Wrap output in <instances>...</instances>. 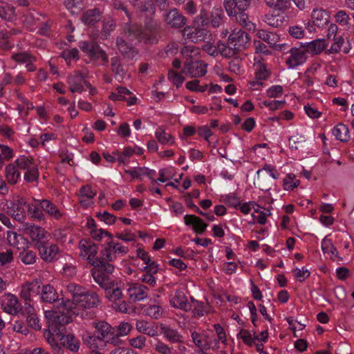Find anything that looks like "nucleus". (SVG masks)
I'll list each match as a JSON object with an SVG mask.
<instances>
[{"label":"nucleus","instance_id":"18","mask_svg":"<svg viewBox=\"0 0 354 354\" xmlns=\"http://www.w3.org/2000/svg\"><path fill=\"white\" fill-rule=\"evenodd\" d=\"M127 294L133 301H141L147 297V288L140 283H129Z\"/></svg>","mask_w":354,"mask_h":354},{"label":"nucleus","instance_id":"43","mask_svg":"<svg viewBox=\"0 0 354 354\" xmlns=\"http://www.w3.org/2000/svg\"><path fill=\"white\" fill-rule=\"evenodd\" d=\"M306 138L303 134L296 133L289 138V147L292 149L298 150L304 147Z\"/></svg>","mask_w":354,"mask_h":354},{"label":"nucleus","instance_id":"44","mask_svg":"<svg viewBox=\"0 0 354 354\" xmlns=\"http://www.w3.org/2000/svg\"><path fill=\"white\" fill-rule=\"evenodd\" d=\"M92 275L95 281L104 290L111 287L110 285H111L113 281L106 277L104 274L97 270H93Z\"/></svg>","mask_w":354,"mask_h":354},{"label":"nucleus","instance_id":"61","mask_svg":"<svg viewBox=\"0 0 354 354\" xmlns=\"http://www.w3.org/2000/svg\"><path fill=\"white\" fill-rule=\"evenodd\" d=\"M192 308H193V313L195 317H201L206 313L204 306L193 298L191 299Z\"/></svg>","mask_w":354,"mask_h":354},{"label":"nucleus","instance_id":"41","mask_svg":"<svg viewBox=\"0 0 354 354\" xmlns=\"http://www.w3.org/2000/svg\"><path fill=\"white\" fill-rule=\"evenodd\" d=\"M110 286L111 287L109 288L105 289L106 297L108 299L114 303L121 299L122 294L120 288L114 283V281L111 283Z\"/></svg>","mask_w":354,"mask_h":354},{"label":"nucleus","instance_id":"51","mask_svg":"<svg viewBox=\"0 0 354 354\" xmlns=\"http://www.w3.org/2000/svg\"><path fill=\"white\" fill-rule=\"evenodd\" d=\"M263 21L273 28H278L283 23V19L279 15L268 14L264 16Z\"/></svg>","mask_w":354,"mask_h":354},{"label":"nucleus","instance_id":"59","mask_svg":"<svg viewBox=\"0 0 354 354\" xmlns=\"http://www.w3.org/2000/svg\"><path fill=\"white\" fill-rule=\"evenodd\" d=\"M238 336L243 340V342L248 345H252L255 339V333H252L248 330L242 329L238 334Z\"/></svg>","mask_w":354,"mask_h":354},{"label":"nucleus","instance_id":"32","mask_svg":"<svg viewBox=\"0 0 354 354\" xmlns=\"http://www.w3.org/2000/svg\"><path fill=\"white\" fill-rule=\"evenodd\" d=\"M86 289L76 283H69L66 286V292L69 293L72 297V300H69L73 304V306L81 299L82 295Z\"/></svg>","mask_w":354,"mask_h":354},{"label":"nucleus","instance_id":"19","mask_svg":"<svg viewBox=\"0 0 354 354\" xmlns=\"http://www.w3.org/2000/svg\"><path fill=\"white\" fill-rule=\"evenodd\" d=\"M40 282L34 280L31 282L26 283L21 287V295L26 300H31L39 293Z\"/></svg>","mask_w":354,"mask_h":354},{"label":"nucleus","instance_id":"5","mask_svg":"<svg viewBox=\"0 0 354 354\" xmlns=\"http://www.w3.org/2000/svg\"><path fill=\"white\" fill-rule=\"evenodd\" d=\"M26 200L19 196L6 201L7 213L17 221H22L26 216Z\"/></svg>","mask_w":354,"mask_h":354},{"label":"nucleus","instance_id":"40","mask_svg":"<svg viewBox=\"0 0 354 354\" xmlns=\"http://www.w3.org/2000/svg\"><path fill=\"white\" fill-rule=\"evenodd\" d=\"M41 201L37 200L33 203L28 204V212L32 218L37 220H41L44 218L42 209L39 205Z\"/></svg>","mask_w":354,"mask_h":354},{"label":"nucleus","instance_id":"48","mask_svg":"<svg viewBox=\"0 0 354 354\" xmlns=\"http://www.w3.org/2000/svg\"><path fill=\"white\" fill-rule=\"evenodd\" d=\"M254 67L255 68V77L257 80H266L268 75V72L266 66L263 63H261L259 59L257 57L254 58Z\"/></svg>","mask_w":354,"mask_h":354},{"label":"nucleus","instance_id":"26","mask_svg":"<svg viewBox=\"0 0 354 354\" xmlns=\"http://www.w3.org/2000/svg\"><path fill=\"white\" fill-rule=\"evenodd\" d=\"M40 256L43 260L47 262H51L56 259L59 253V248L55 244L50 245H41L39 246Z\"/></svg>","mask_w":354,"mask_h":354},{"label":"nucleus","instance_id":"52","mask_svg":"<svg viewBox=\"0 0 354 354\" xmlns=\"http://www.w3.org/2000/svg\"><path fill=\"white\" fill-rule=\"evenodd\" d=\"M159 177L152 183H165L174 177L175 173L171 168H164L158 171Z\"/></svg>","mask_w":354,"mask_h":354},{"label":"nucleus","instance_id":"36","mask_svg":"<svg viewBox=\"0 0 354 354\" xmlns=\"http://www.w3.org/2000/svg\"><path fill=\"white\" fill-rule=\"evenodd\" d=\"M41 299L44 302L52 303L58 299V295L52 286L46 285L42 288Z\"/></svg>","mask_w":354,"mask_h":354},{"label":"nucleus","instance_id":"38","mask_svg":"<svg viewBox=\"0 0 354 354\" xmlns=\"http://www.w3.org/2000/svg\"><path fill=\"white\" fill-rule=\"evenodd\" d=\"M142 313L145 315L154 319H158L162 315V309L158 304H151L142 308Z\"/></svg>","mask_w":354,"mask_h":354},{"label":"nucleus","instance_id":"56","mask_svg":"<svg viewBox=\"0 0 354 354\" xmlns=\"http://www.w3.org/2000/svg\"><path fill=\"white\" fill-rule=\"evenodd\" d=\"M131 92L124 87H118L115 92H112L109 96L113 101L124 100L127 95H130Z\"/></svg>","mask_w":354,"mask_h":354},{"label":"nucleus","instance_id":"16","mask_svg":"<svg viewBox=\"0 0 354 354\" xmlns=\"http://www.w3.org/2000/svg\"><path fill=\"white\" fill-rule=\"evenodd\" d=\"M171 305L176 308L181 309L185 311H189L192 309V304L189 302L181 290L176 291L175 294L170 298Z\"/></svg>","mask_w":354,"mask_h":354},{"label":"nucleus","instance_id":"3","mask_svg":"<svg viewBox=\"0 0 354 354\" xmlns=\"http://www.w3.org/2000/svg\"><path fill=\"white\" fill-rule=\"evenodd\" d=\"M100 299L98 295L91 291L84 290L82 295L81 299L78 300L74 306L70 302L69 299L62 302V311L66 316L77 315L80 311L85 308H92L97 307L100 304Z\"/></svg>","mask_w":354,"mask_h":354},{"label":"nucleus","instance_id":"35","mask_svg":"<svg viewBox=\"0 0 354 354\" xmlns=\"http://www.w3.org/2000/svg\"><path fill=\"white\" fill-rule=\"evenodd\" d=\"M332 133L337 140L342 142H346L350 138L348 128L342 123L335 126L333 129Z\"/></svg>","mask_w":354,"mask_h":354},{"label":"nucleus","instance_id":"33","mask_svg":"<svg viewBox=\"0 0 354 354\" xmlns=\"http://www.w3.org/2000/svg\"><path fill=\"white\" fill-rule=\"evenodd\" d=\"M192 337L195 345L201 349H209L212 346L211 339L207 334L194 332Z\"/></svg>","mask_w":354,"mask_h":354},{"label":"nucleus","instance_id":"34","mask_svg":"<svg viewBox=\"0 0 354 354\" xmlns=\"http://www.w3.org/2000/svg\"><path fill=\"white\" fill-rule=\"evenodd\" d=\"M37 163L31 156H19L14 162V165L19 169L28 170Z\"/></svg>","mask_w":354,"mask_h":354},{"label":"nucleus","instance_id":"17","mask_svg":"<svg viewBox=\"0 0 354 354\" xmlns=\"http://www.w3.org/2000/svg\"><path fill=\"white\" fill-rule=\"evenodd\" d=\"M136 255L145 264V266L142 269V270L146 272H158L159 266L151 259L149 253L143 248H138L136 250Z\"/></svg>","mask_w":354,"mask_h":354},{"label":"nucleus","instance_id":"29","mask_svg":"<svg viewBox=\"0 0 354 354\" xmlns=\"http://www.w3.org/2000/svg\"><path fill=\"white\" fill-rule=\"evenodd\" d=\"M160 330L164 337L171 343H180L183 342V336L174 328H170L163 324H161Z\"/></svg>","mask_w":354,"mask_h":354},{"label":"nucleus","instance_id":"9","mask_svg":"<svg viewBox=\"0 0 354 354\" xmlns=\"http://www.w3.org/2000/svg\"><path fill=\"white\" fill-rule=\"evenodd\" d=\"M1 306L4 312L10 315H15L21 310V304L17 297L11 293L1 297Z\"/></svg>","mask_w":354,"mask_h":354},{"label":"nucleus","instance_id":"2","mask_svg":"<svg viewBox=\"0 0 354 354\" xmlns=\"http://www.w3.org/2000/svg\"><path fill=\"white\" fill-rule=\"evenodd\" d=\"M95 334L86 330L82 334V340L92 351H95L106 343H115V333L113 328L106 322H100L93 324Z\"/></svg>","mask_w":354,"mask_h":354},{"label":"nucleus","instance_id":"25","mask_svg":"<svg viewBox=\"0 0 354 354\" xmlns=\"http://www.w3.org/2000/svg\"><path fill=\"white\" fill-rule=\"evenodd\" d=\"M7 240L10 245L17 248L18 250H26L30 244L26 239L12 231L7 232Z\"/></svg>","mask_w":354,"mask_h":354},{"label":"nucleus","instance_id":"57","mask_svg":"<svg viewBox=\"0 0 354 354\" xmlns=\"http://www.w3.org/2000/svg\"><path fill=\"white\" fill-rule=\"evenodd\" d=\"M13 156L14 151L12 148L7 145H0V164L11 159Z\"/></svg>","mask_w":354,"mask_h":354},{"label":"nucleus","instance_id":"21","mask_svg":"<svg viewBox=\"0 0 354 354\" xmlns=\"http://www.w3.org/2000/svg\"><path fill=\"white\" fill-rule=\"evenodd\" d=\"M351 46L349 41H344L342 37H336L330 48L327 49L326 53L328 54H335L343 53L347 54L350 52Z\"/></svg>","mask_w":354,"mask_h":354},{"label":"nucleus","instance_id":"8","mask_svg":"<svg viewBox=\"0 0 354 354\" xmlns=\"http://www.w3.org/2000/svg\"><path fill=\"white\" fill-rule=\"evenodd\" d=\"M209 32L205 28H199L196 26H189L184 28L183 36L185 39L197 43L201 41H205L210 37Z\"/></svg>","mask_w":354,"mask_h":354},{"label":"nucleus","instance_id":"11","mask_svg":"<svg viewBox=\"0 0 354 354\" xmlns=\"http://www.w3.org/2000/svg\"><path fill=\"white\" fill-rule=\"evenodd\" d=\"M227 41L231 44V46H232L238 50H241L245 48L246 45L249 43L250 37L245 31L239 28L234 29L232 31Z\"/></svg>","mask_w":354,"mask_h":354},{"label":"nucleus","instance_id":"62","mask_svg":"<svg viewBox=\"0 0 354 354\" xmlns=\"http://www.w3.org/2000/svg\"><path fill=\"white\" fill-rule=\"evenodd\" d=\"M24 251L20 253L19 258L21 261L27 265L32 264L36 261L35 253L32 251L23 250Z\"/></svg>","mask_w":354,"mask_h":354},{"label":"nucleus","instance_id":"6","mask_svg":"<svg viewBox=\"0 0 354 354\" xmlns=\"http://www.w3.org/2000/svg\"><path fill=\"white\" fill-rule=\"evenodd\" d=\"M257 36L266 41L274 50L283 52L288 48V45L286 43H279L281 37L277 32L258 30Z\"/></svg>","mask_w":354,"mask_h":354},{"label":"nucleus","instance_id":"20","mask_svg":"<svg viewBox=\"0 0 354 354\" xmlns=\"http://www.w3.org/2000/svg\"><path fill=\"white\" fill-rule=\"evenodd\" d=\"M327 46L326 41L324 39H317L310 42L301 44L306 53L313 55L320 54Z\"/></svg>","mask_w":354,"mask_h":354},{"label":"nucleus","instance_id":"39","mask_svg":"<svg viewBox=\"0 0 354 354\" xmlns=\"http://www.w3.org/2000/svg\"><path fill=\"white\" fill-rule=\"evenodd\" d=\"M14 163L9 164L6 167V177L10 184H15L20 179L21 174Z\"/></svg>","mask_w":354,"mask_h":354},{"label":"nucleus","instance_id":"49","mask_svg":"<svg viewBox=\"0 0 354 354\" xmlns=\"http://www.w3.org/2000/svg\"><path fill=\"white\" fill-rule=\"evenodd\" d=\"M299 183V180L294 174H289L283 179V187L286 191L293 190Z\"/></svg>","mask_w":354,"mask_h":354},{"label":"nucleus","instance_id":"46","mask_svg":"<svg viewBox=\"0 0 354 354\" xmlns=\"http://www.w3.org/2000/svg\"><path fill=\"white\" fill-rule=\"evenodd\" d=\"M155 136L162 145H173L174 143V137L161 128H158L156 130Z\"/></svg>","mask_w":354,"mask_h":354},{"label":"nucleus","instance_id":"50","mask_svg":"<svg viewBox=\"0 0 354 354\" xmlns=\"http://www.w3.org/2000/svg\"><path fill=\"white\" fill-rule=\"evenodd\" d=\"M117 45L120 51L124 55H127L129 57H133L136 53L133 48L131 44H127L126 40L123 37H120L117 40Z\"/></svg>","mask_w":354,"mask_h":354},{"label":"nucleus","instance_id":"27","mask_svg":"<svg viewBox=\"0 0 354 354\" xmlns=\"http://www.w3.org/2000/svg\"><path fill=\"white\" fill-rule=\"evenodd\" d=\"M84 77L85 75L81 73L69 76L68 78L69 90L72 93H81L84 90V84L86 82Z\"/></svg>","mask_w":354,"mask_h":354},{"label":"nucleus","instance_id":"7","mask_svg":"<svg viewBox=\"0 0 354 354\" xmlns=\"http://www.w3.org/2000/svg\"><path fill=\"white\" fill-rule=\"evenodd\" d=\"M288 53L289 56L286 59L288 68H295L306 62L307 56L304 48H292Z\"/></svg>","mask_w":354,"mask_h":354},{"label":"nucleus","instance_id":"14","mask_svg":"<svg viewBox=\"0 0 354 354\" xmlns=\"http://www.w3.org/2000/svg\"><path fill=\"white\" fill-rule=\"evenodd\" d=\"M24 233L28 236L30 239L37 243H40L41 241L47 238V232L42 227L30 224H26L24 227Z\"/></svg>","mask_w":354,"mask_h":354},{"label":"nucleus","instance_id":"55","mask_svg":"<svg viewBox=\"0 0 354 354\" xmlns=\"http://www.w3.org/2000/svg\"><path fill=\"white\" fill-rule=\"evenodd\" d=\"M218 49L220 51L221 54L225 57H231L234 56L237 51H239L236 48H234V46H231V44L227 41V45L223 44H221L218 46Z\"/></svg>","mask_w":354,"mask_h":354},{"label":"nucleus","instance_id":"15","mask_svg":"<svg viewBox=\"0 0 354 354\" xmlns=\"http://www.w3.org/2000/svg\"><path fill=\"white\" fill-rule=\"evenodd\" d=\"M313 24L319 28L327 26L330 19L328 12L322 8H314L310 15Z\"/></svg>","mask_w":354,"mask_h":354},{"label":"nucleus","instance_id":"42","mask_svg":"<svg viewBox=\"0 0 354 354\" xmlns=\"http://www.w3.org/2000/svg\"><path fill=\"white\" fill-rule=\"evenodd\" d=\"M265 3L270 8L280 11L288 10L291 5L290 0H265Z\"/></svg>","mask_w":354,"mask_h":354},{"label":"nucleus","instance_id":"54","mask_svg":"<svg viewBox=\"0 0 354 354\" xmlns=\"http://www.w3.org/2000/svg\"><path fill=\"white\" fill-rule=\"evenodd\" d=\"M242 12L243 11H239L238 15H235L236 20L240 23L241 25L246 28L248 30L250 31L256 30V24L250 21L248 19V17Z\"/></svg>","mask_w":354,"mask_h":354},{"label":"nucleus","instance_id":"22","mask_svg":"<svg viewBox=\"0 0 354 354\" xmlns=\"http://www.w3.org/2000/svg\"><path fill=\"white\" fill-rule=\"evenodd\" d=\"M124 173L129 175L133 179H141L144 176H148L151 181H155L156 171L145 167H136L131 169H125Z\"/></svg>","mask_w":354,"mask_h":354},{"label":"nucleus","instance_id":"12","mask_svg":"<svg viewBox=\"0 0 354 354\" xmlns=\"http://www.w3.org/2000/svg\"><path fill=\"white\" fill-rule=\"evenodd\" d=\"M207 65L202 62H189L188 59L185 65L183 73L190 77L203 76L207 73Z\"/></svg>","mask_w":354,"mask_h":354},{"label":"nucleus","instance_id":"31","mask_svg":"<svg viewBox=\"0 0 354 354\" xmlns=\"http://www.w3.org/2000/svg\"><path fill=\"white\" fill-rule=\"evenodd\" d=\"M165 21L172 27L179 28L185 24V18L176 10H172L165 15Z\"/></svg>","mask_w":354,"mask_h":354},{"label":"nucleus","instance_id":"28","mask_svg":"<svg viewBox=\"0 0 354 354\" xmlns=\"http://www.w3.org/2000/svg\"><path fill=\"white\" fill-rule=\"evenodd\" d=\"M41 208L53 219L58 220L62 216L59 209L50 201L48 200H41L39 202Z\"/></svg>","mask_w":354,"mask_h":354},{"label":"nucleus","instance_id":"4","mask_svg":"<svg viewBox=\"0 0 354 354\" xmlns=\"http://www.w3.org/2000/svg\"><path fill=\"white\" fill-rule=\"evenodd\" d=\"M129 251L127 247L111 239L108 240L102 250V257L109 261H115L118 257L125 255Z\"/></svg>","mask_w":354,"mask_h":354},{"label":"nucleus","instance_id":"53","mask_svg":"<svg viewBox=\"0 0 354 354\" xmlns=\"http://www.w3.org/2000/svg\"><path fill=\"white\" fill-rule=\"evenodd\" d=\"M335 21L338 23L344 30H347L350 28L349 22L350 17L345 11L339 10L335 15Z\"/></svg>","mask_w":354,"mask_h":354},{"label":"nucleus","instance_id":"10","mask_svg":"<svg viewBox=\"0 0 354 354\" xmlns=\"http://www.w3.org/2000/svg\"><path fill=\"white\" fill-rule=\"evenodd\" d=\"M79 47L82 52L93 59H101L104 61L106 59L105 53L95 42L81 41Z\"/></svg>","mask_w":354,"mask_h":354},{"label":"nucleus","instance_id":"45","mask_svg":"<svg viewBox=\"0 0 354 354\" xmlns=\"http://www.w3.org/2000/svg\"><path fill=\"white\" fill-rule=\"evenodd\" d=\"M135 153L133 148L127 147L122 152L115 151L118 162L119 165H126L129 162L130 158Z\"/></svg>","mask_w":354,"mask_h":354},{"label":"nucleus","instance_id":"47","mask_svg":"<svg viewBox=\"0 0 354 354\" xmlns=\"http://www.w3.org/2000/svg\"><path fill=\"white\" fill-rule=\"evenodd\" d=\"M100 19V14L97 9L86 11L82 17V21L84 24L90 26L95 22L98 21Z\"/></svg>","mask_w":354,"mask_h":354},{"label":"nucleus","instance_id":"30","mask_svg":"<svg viewBox=\"0 0 354 354\" xmlns=\"http://www.w3.org/2000/svg\"><path fill=\"white\" fill-rule=\"evenodd\" d=\"M322 250L324 254H327L333 261L339 259L337 250L333 245L332 241L327 236L324 237L322 241Z\"/></svg>","mask_w":354,"mask_h":354},{"label":"nucleus","instance_id":"1","mask_svg":"<svg viewBox=\"0 0 354 354\" xmlns=\"http://www.w3.org/2000/svg\"><path fill=\"white\" fill-rule=\"evenodd\" d=\"M45 317L48 319V329L44 333V335L53 351L59 353L61 346L73 352L77 351L80 348L79 341L73 335H64L62 332L64 326L72 321L71 316H66L64 313L46 310Z\"/></svg>","mask_w":354,"mask_h":354},{"label":"nucleus","instance_id":"13","mask_svg":"<svg viewBox=\"0 0 354 354\" xmlns=\"http://www.w3.org/2000/svg\"><path fill=\"white\" fill-rule=\"evenodd\" d=\"M80 256L94 263L93 259L97 254V246L91 241L82 239L79 243Z\"/></svg>","mask_w":354,"mask_h":354},{"label":"nucleus","instance_id":"60","mask_svg":"<svg viewBox=\"0 0 354 354\" xmlns=\"http://www.w3.org/2000/svg\"><path fill=\"white\" fill-rule=\"evenodd\" d=\"M39 177V170L37 164L35 165L30 169L26 170L24 174V180L26 182L30 183L37 180Z\"/></svg>","mask_w":354,"mask_h":354},{"label":"nucleus","instance_id":"23","mask_svg":"<svg viewBox=\"0 0 354 354\" xmlns=\"http://www.w3.org/2000/svg\"><path fill=\"white\" fill-rule=\"evenodd\" d=\"M136 330L141 333L150 337H155L158 335V326L156 323H151L143 319L136 322Z\"/></svg>","mask_w":354,"mask_h":354},{"label":"nucleus","instance_id":"64","mask_svg":"<svg viewBox=\"0 0 354 354\" xmlns=\"http://www.w3.org/2000/svg\"><path fill=\"white\" fill-rule=\"evenodd\" d=\"M304 109L306 114L311 119H317L322 115V112L313 104H308L304 106Z\"/></svg>","mask_w":354,"mask_h":354},{"label":"nucleus","instance_id":"24","mask_svg":"<svg viewBox=\"0 0 354 354\" xmlns=\"http://www.w3.org/2000/svg\"><path fill=\"white\" fill-rule=\"evenodd\" d=\"M184 222L186 225L192 226L193 230L197 234H203L207 227V224L205 223L201 218L195 215H185Z\"/></svg>","mask_w":354,"mask_h":354},{"label":"nucleus","instance_id":"58","mask_svg":"<svg viewBox=\"0 0 354 354\" xmlns=\"http://www.w3.org/2000/svg\"><path fill=\"white\" fill-rule=\"evenodd\" d=\"M15 17L14 8L10 6H0V18L12 21Z\"/></svg>","mask_w":354,"mask_h":354},{"label":"nucleus","instance_id":"37","mask_svg":"<svg viewBox=\"0 0 354 354\" xmlns=\"http://www.w3.org/2000/svg\"><path fill=\"white\" fill-rule=\"evenodd\" d=\"M95 194L96 192L94 191L91 186L86 185L83 187L80 190V203L83 205H88Z\"/></svg>","mask_w":354,"mask_h":354},{"label":"nucleus","instance_id":"63","mask_svg":"<svg viewBox=\"0 0 354 354\" xmlns=\"http://www.w3.org/2000/svg\"><path fill=\"white\" fill-rule=\"evenodd\" d=\"M66 6L72 14H77L82 9V0H67Z\"/></svg>","mask_w":354,"mask_h":354}]
</instances>
